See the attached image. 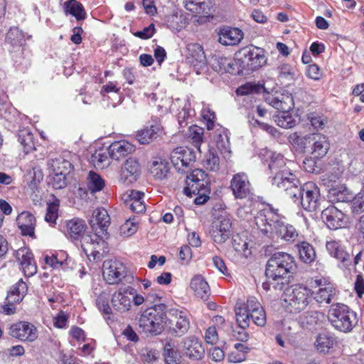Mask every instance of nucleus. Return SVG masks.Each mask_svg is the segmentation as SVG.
Listing matches in <instances>:
<instances>
[{"mask_svg": "<svg viewBox=\"0 0 364 364\" xmlns=\"http://www.w3.org/2000/svg\"><path fill=\"white\" fill-rule=\"evenodd\" d=\"M181 348L186 356L194 360L201 359L205 353L201 342L194 336L184 338L181 341Z\"/></svg>", "mask_w": 364, "mask_h": 364, "instance_id": "24", "label": "nucleus"}, {"mask_svg": "<svg viewBox=\"0 0 364 364\" xmlns=\"http://www.w3.org/2000/svg\"><path fill=\"white\" fill-rule=\"evenodd\" d=\"M319 289L314 292V299L320 304H329L336 294V289L330 283L321 284V281H316Z\"/></svg>", "mask_w": 364, "mask_h": 364, "instance_id": "32", "label": "nucleus"}, {"mask_svg": "<svg viewBox=\"0 0 364 364\" xmlns=\"http://www.w3.org/2000/svg\"><path fill=\"white\" fill-rule=\"evenodd\" d=\"M243 38L242 31L237 28H223L219 33V42L225 46L239 43Z\"/></svg>", "mask_w": 364, "mask_h": 364, "instance_id": "28", "label": "nucleus"}, {"mask_svg": "<svg viewBox=\"0 0 364 364\" xmlns=\"http://www.w3.org/2000/svg\"><path fill=\"white\" fill-rule=\"evenodd\" d=\"M321 218L328 228L333 230L342 228L348 223L346 215L335 206H330L323 210Z\"/></svg>", "mask_w": 364, "mask_h": 364, "instance_id": "21", "label": "nucleus"}, {"mask_svg": "<svg viewBox=\"0 0 364 364\" xmlns=\"http://www.w3.org/2000/svg\"><path fill=\"white\" fill-rule=\"evenodd\" d=\"M110 224V218L106 209L98 208L93 210L90 219V225L95 232L92 235H99L100 238L107 235V228Z\"/></svg>", "mask_w": 364, "mask_h": 364, "instance_id": "16", "label": "nucleus"}, {"mask_svg": "<svg viewBox=\"0 0 364 364\" xmlns=\"http://www.w3.org/2000/svg\"><path fill=\"white\" fill-rule=\"evenodd\" d=\"M24 35L18 28H11L6 36V41L12 46H21L24 43Z\"/></svg>", "mask_w": 364, "mask_h": 364, "instance_id": "49", "label": "nucleus"}, {"mask_svg": "<svg viewBox=\"0 0 364 364\" xmlns=\"http://www.w3.org/2000/svg\"><path fill=\"white\" fill-rule=\"evenodd\" d=\"M235 312L239 328H247L251 321L248 299L246 303L237 302L235 307Z\"/></svg>", "mask_w": 364, "mask_h": 364, "instance_id": "33", "label": "nucleus"}, {"mask_svg": "<svg viewBox=\"0 0 364 364\" xmlns=\"http://www.w3.org/2000/svg\"><path fill=\"white\" fill-rule=\"evenodd\" d=\"M15 257L26 277L33 276L36 273L37 266L29 249L26 247L18 249L15 253Z\"/></svg>", "mask_w": 364, "mask_h": 364, "instance_id": "25", "label": "nucleus"}, {"mask_svg": "<svg viewBox=\"0 0 364 364\" xmlns=\"http://www.w3.org/2000/svg\"><path fill=\"white\" fill-rule=\"evenodd\" d=\"M294 202L300 204L305 210H316L320 203L319 188L313 182L304 183L301 188L298 198H295Z\"/></svg>", "mask_w": 364, "mask_h": 364, "instance_id": "11", "label": "nucleus"}, {"mask_svg": "<svg viewBox=\"0 0 364 364\" xmlns=\"http://www.w3.org/2000/svg\"><path fill=\"white\" fill-rule=\"evenodd\" d=\"M102 275L109 284L119 283L126 275V268L119 261L115 259L106 260L103 263Z\"/></svg>", "mask_w": 364, "mask_h": 364, "instance_id": "15", "label": "nucleus"}, {"mask_svg": "<svg viewBox=\"0 0 364 364\" xmlns=\"http://www.w3.org/2000/svg\"><path fill=\"white\" fill-rule=\"evenodd\" d=\"M160 128L158 125H151L139 131L136 134V139L141 144L150 143L156 139Z\"/></svg>", "mask_w": 364, "mask_h": 364, "instance_id": "42", "label": "nucleus"}, {"mask_svg": "<svg viewBox=\"0 0 364 364\" xmlns=\"http://www.w3.org/2000/svg\"><path fill=\"white\" fill-rule=\"evenodd\" d=\"M170 159L176 170L186 173L190 166L195 162L196 155L192 149L179 146L171 151Z\"/></svg>", "mask_w": 364, "mask_h": 364, "instance_id": "12", "label": "nucleus"}, {"mask_svg": "<svg viewBox=\"0 0 364 364\" xmlns=\"http://www.w3.org/2000/svg\"><path fill=\"white\" fill-rule=\"evenodd\" d=\"M309 119L311 125L316 129H323L328 122V119L323 114L311 113Z\"/></svg>", "mask_w": 364, "mask_h": 364, "instance_id": "58", "label": "nucleus"}, {"mask_svg": "<svg viewBox=\"0 0 364 364\" xmlns=\"http://www.w3.org/2000/svg\"><path fill=\"white\" fill-rule=\"evenodd\" d=\"M109 295L106 292H102L96 299V304L99 310L102 314L107 316V318L105 317L106 319H109L112 314V308L109 304Z\"/></svg>", "mask_w": 364, "mask_h": 364, "instance_id": "54", "label": "nucleus"}, {"mask_svg": "<svg viewBox=\"0 0 364 364\" xmlns=\"http://www.w3.org/2000/svg\"><path fill=\"white\" fill-rule=\"evenodd\" d=\"M240 70L252 71L262 67L267 61L264 50L259 47L250 46L242 48L237 54Z\"/></svg>", "mask_w": 364, "mask_h": 364, "instance_id": "9", "label": "nucleus"}, {"mask_svg": "<svg viewBox=\"0 0 364 364\" xmlns=\"http://www.w3.org/2000/svg\"><path fill=\"white\" fill-rule=\"evenodd\" d=\"M18 138L26 154L35 149L33 134L29 129H23L19 130Z\"/></svg>", "mask_w": 364, "mask_h": 364, "instance_id": "44", "label": "nucleus"}, {"mask_svg": "<svg viewBox=\"0 0 364 364\" xmlns=\"http://www.w3.org/2000/svg\"><path fill=\"white\" fill-rule=\"evenodd\" d=\"M138 230V223L135 218L127 220L120 227V234L124 237H129L134 235Z\"/></svg>", "mask_w": 364, "mask_h": 364, "instance_id": "56", "label": "nucleus"}, {"mask_svg": "<svg viewBox=\"0 0 364 364\" xmlns=\"http://www.w3.org/2000/svg\"><path fill=\"white\" fill-rule=\"evenodd\" d=\"M139 172V164L135 159H127L122 168L121 177L124 182L131 183L136 180V176Z\"/></svg>", "mask_w": 364, "mask_h": 364, "instance_id": "35", "label": "nucleus"}, {"mask_svg": "<svg viewBox=\"0 0 364 364\" xmlns=\"http://www.w3.org/2000/svg\"><path fill=\"white\" fill-rule=\"evenodd\" d=\"M170 324V329L175 336H183L188 331L191 326L188 314L178 310L173 311Z\"/></svg>", "mask_w": 364, "mask_h": 364, "instance_id": "22", "label": "nucleus"}, {"mask_svg": "<svg viewBox=\"0 0 364 364\" xmlns=\"http://www.w3.org/2000/svg\"><path fill=\"white\" fill-rule=\"evenodd\" d=\"M150 173L159 180H163L167 177L169 172L168 162L161 158H156L150 165Z\"/></svg>", "mask_w": 364, "mask_h": 364, "instance_id": "37", "label": "nucleus"}, {"mask_svg": "<svg viewBox=\"0 0 364 364\" xmlns=\"http://www.w3.org/2000/svg\"><path fill=\"white\" fill-rule=\"evenodd\" d=\"M253 125L258 126L261 129L265 131L274 138L278 137L279 135V132L275 127L267 123L262 122L257 119L254 120Z\"/></svg>", "mask_w": 364, "mask_h": 364, "instance_id": "61", "label": "nucleus"}, {"mask_svg": "<svg viewBox=\"0 0 364 364\" xmlns=\"http://www.w3.org/2000/svg\"><path fill=\"white\" fill-rule=\"evenodd\" d=\"M68 316L63 311H60L54 318V326L57 328H62L67 324Z\"/></svg>", "mask_w": 364, "mask_h": 364, "instance_id": "64", "label": "nucleus"}, {"mask_svg": "<svg viewBox=\"0 0 364 364\" xmlns=\"http://www.w3.org/2000/svg\"><path fill=\"white\" fill-rule=\"evenodd\" d=\"M87 188L92 193L102 191L105 187V181L102 178L94 171H90L87 176Z\"/></svg>", "mask_w": 364, "mask_h": 364, "instance_id": "46", "label": "nucleus"}, {"mask_svg": "<svg viewBox=\"0 0 364 364\" xmlns=\"http://www.w3.org/2000/svg\"><path fill=\"white\" fill-rule=\"evenodd\" d=\"M65 15L74 16L77 21H82L86 18V12L82 4L77 0H68L63 4Z\"/></svg>", "mask_w": 364, "mask_h": 364, "instance_id": "34", "label": "nucleus"}, {"mask_svg": "<svg viewBox=\"0 0 364 364\" xmlns=\"http://www.w3.org/2000/svg\"><path fill=\"white\" fill-rule=\"evenodd\" d=\"M300 259L306 264L312 263L316 257V250L312 245L302 241L296 245Z\"/></svg>", "mask_w": 364, "mask_h": 364, "instance_id": "38", "label": "nucleus"}, {"mask_svg": "<svg viewBox=\"0 0 364 364\" xmlns=\"http://www.w3.org/2000/svg\"><path fill=\"white\" fill-rule=\"evenodd\" d=\"M186 60L191 65L197 74L207 66V58L203 48L198 43H189L186 46Z\"/></svg>", "mask_w": 364, "mask_h": 364, "instance_id": "17", "label": "nucleus"}, {"mask_svg": "<svg viewBox=\"0 0 364 364\" xmlns=\"http://www.w3.org/2000/svg\"><path fill=\"white\" fill-rule=\"evenodd\" d=\"M232 247L243 257L247 258L252 253L246 240L238 235L232 238Z\"/></svg>", "mask_w": 364, "mask_h": 364, "instance_id": "52", "label": "nucleus"}, {"mask_svg": "<svg viewBox=\"0 0 364 364\" xmlns=\"http://www.w3.org/2000/svg\"><path fill=\"white\" fill-rule=\"evenodd\" d=\"M309 139L313 142L312 154L316 158L324 156L329 149L327 137L323 134H313Z\"/></svg>", "mask_w": 364, "mask_h": 364, "instance_id": "31", "label": "nucleus"}, {"mask_svg": "<svg viewBox=\"0 0 364 364\" xmlns=\"http://www.w3.org/2000/svg\"><path fill=\"white\" fill-rule=\"evenodd\" d=\"M313 294L310 289L303 285L296 284L286 288L284 301L287 309L291 314L304 311L312 302Z\"/></svg>", "mask_w": 364, "mask_h": 364, "instance_id": "7", "label": "nucleus"}, {"mask_svg": "<svg viewBox=\"0 0 364 364\" xmlns=\"http://www.w3.org/2000/svg\"><path fill=\"white\" fill-rule=\"evenodd\" d=\"M48 166L50 173H70L73 168L72 164L63 157L50 159Z\"/></svg>", "mask_w": 364, "mask_h": 364, "instance_id": "39", "label": "nucleus"}, {"mask_svg": "<svg viewBox=\"0 0 364 364\" xmlns=\"http://www.w3.org/2000/svg\"><path fill=\"white\" fill-rule=\"evenodd\" d=\"M210 4V0H185L186 9L196 14L208 13Z\"/></svg>", "mask_w": 364, "mask_h": 364, "instance_id": "45", "label": "nucleus"}, {"mask_svg": "<svg viewBox=\"0 0 364 364\" xmlns=\"http://www.w3.org/2000/svg\"><path fill=\"white\" fill-rule=\"evenodd\" d=\"M264 88L262 85L255 84L252 82H247L245 85L240 86L236 90L237 95H249L258 94L262 92Z\"/></svg>", "mask_w": 364, "mask_h": 364, "instance_id": "55", "label": "nucleus"}, {"mask_svg": "<svg viewBox=\"0 0 364 364\" xmlns=\"http://www.w3.org/2000/svg\"><path fill=\"white\" fill-rule=\"evenodd\" d=\"M248 308L250 311L251 321L259 326H264L267 321L266 314L263 307L256 298H248Z\"/></svg>", "mask_w": 364, "mask_h": 364, "instance_id": "30", "label": "nucleus"}, {"mask_svg": "<svg viewBox=\"0 0 364 364\" xmlns=\"http://www.w3.org/2000/svg\"><path fill=\"white\" fill-rule=\"evenodd\" d=\"M9 334L20 341L32 342L38 338V331L34 325L20 321L14 323L9 328Z\"/></svg>", "mask_w": 364, "mask_h": 364, "instance_id": "19", "label": "nucleus"}, {"mask_svg": "<svg viewBox=\"0 0 364 364\" xmlns=\"http://www.w3.org/2000/svg\"><path fill=\"white\" fill-rule=\"evenodd\" d=\"M166 319V306L156 304L143 311L139 325L144 332L159 335L164 329Z\"/></svg>", "mask_w": 364, "mask_h": 364, "instance_id": "6", "label": "nucleus"}, {"mask_svg": "<svg viewBox=\"0 0 364 364\" xmlns=\"http://www.w3.org/2000/svg\"><path fill=\"white\" fill-rule=\"evenodd\" d=\"M235 63L230 58L223 56H215L212 63L213 68L218 73H233L235 71Z\"/></svg>", "mask_w": 364, "mask_h": 364, "instance_id": "40", "label": "nucleus"}, {"mask_svg": "<svg viewBox=\"0 0 364 364\" xmlns=\"http://www.w3.org/2000/svg\"><path fill=\"white\" fill-rule=\"evenodd\" d=\"M216 145L225 159H229L231 155L229 136L225 130L218 133L215 138Z\"/></svg>", "mask_w": 364, "mask_h": 364, "instance_id": "43", "label": "nucleus"}, {"mask_svg": "<svg viewBox=\"0 0 364 364\" xmlns=\"http://www.w3.org/2000/svg\"><path fill=\"white\" fill-rule=\"evenodd\" d=\"M132 294L133 288L130 287L122 288L116 291L111 298L112 308L119 313L128 311L132 306Z\"/></svg>", "mask_w": 364, "mask_h": 364, "instance_id": "20", "label": "nucleus"}, {"mask_svg": "<svg viewBox=\"0 0 364 364\" xmlns=\"http://www.w3.org/2000/svg\"><path fill=\"white\" fill-rule=\"evenodd\" d=\"M351 209L352 211L356 214L364 211V193H359L353 199Z\"/></svg>", "mask_w": 364, "mask_h": 364, "instance_id": "60", "label": "nucleus"}, {"mask_svg": "<svg viewBox=\"0 0 364 364\" xmlns=\"http://www.w3.org/2000/svg\"><path fill=\"white\" fill-rule=\"evenodd\" d=\"M232 218L230 215L225 213L215 219L210 232L215 242L224 243L231 235Z\"/></svg>", "mask_w": 364, "mask_h": 364, "instance_id": "14", "label": "nucleus"}, {"mask_svg": "<svg viewBox=\"0 0 364 364\" xmlns=\"http://www.w3.org/2000/svg\"><path fill=\"white\" fill-rule=\"evenodd\" d=\"M187 186L184 188V193L191 197L196 196L194 202L197 205H203L209 199L210 193V179L208 174L202 169L196 168L187 176Z\"/></svg>", "mask_w": 364, "mask_h": 364, "instance_id": "5", "label": "nucleus"}, {"mask_svg": "<svg viewBox=\"0 0 364 364\" xmlns=\"http://www.w3.org/2000/svg\"><path fill=\"white\" fill-rule=\"evenodd\" d=\"M29 178L31 179V182L36 185L40 183L43 178V174L42 171L38 167H33L32 171L28 172Z\"/></svg>", "mask_w": 364, "mask_h": 364, "instance_id": "63", "label": "nucleus"}, {"mask_svg": "<svg viewBox=\"0 0 364 364\" xmlns=\"http://www.w3.org/2000/svg\"><path fill=\"white\" fill-rule=\"evenodd\" d=\"M16 223L22 235L30 237L34 235L36 218L31 213L28 211L21 213L16 218Z\"/></svg>", "mask_w": 364, "mask_h": 364, "instance_id": "29", "label": "nucleus"}, {"mask_svg": "<svg viewBox=\"0 0 364 364\" xmlns=\"http://www.w3.org/2000/svg\"><path fill=\"white\" fill-rule=\"evenodd\" d=\"M315 346L320 352L326 353L333 347V338L328 333H320L316 338Z\"/></svg>", "mask_w": 364, "mask_h": 364, "instance_id": "48", "label": "nucleus"}, {"mask_svg": "<svg viewBox=\"0 0 364 364\" xmlns=\"http://www.w3.org/2000/svg\"><path fill=\"white\" fill-rule=\"evenodd\" d=\"M328 253L347 267L350 264V256L339 241L330 240L326 244Z\"/></svg>", "mask_w": 364, "mask_h": 364, "instance_id": "27", "label": "nucleus"}, {"mask_svg": "<svg viewBox=\"0 0 364 364\" xmlns=\"http://www.w3.org/2000/svg\"><path fill=\"white\" fill-rule=\"evenodd\" d=\"M28 287L22 279L13 285L8 292L5 304L2 306V311L6 315L16 312V304L21 302L27 293Z\"/></svg>", "mask_w": 364, "mask_h": 364, "instance_id": "13", "label": "nucleus"}, {"mask_svg": "<svg viewBox=\"0 0 364 364\" xmlns=\"http://www.w3.org/2000/svg\"><path fill=\"white\" fill-rule=\"evenodd\" d=\"M59 205L60 202L57 199L52 203H48L45 220L51 225L56 223V220L58 218Z\"/></svg>", "mask_w": 364, "mask_h": 364, "instance_id": "51", "label": "nucleus"}, {"mask_svg": "<svg viewBox=\"0 0 364 364\" xmlns=\"http://www.w3.org/2000/svg\"><path fill=\"white\" fill-rule=\"evenodd\" d=\"M190 285L191 289L198 297L206 299L210 295V287L208 282L200 275L193 277Z\"/></svg>", "mask_w": 364, "mask_h": 364, "instance_id": "36", "label": "nucleus"}, {"mask_svg": "<svg viewBox=\"0 0 364 364\" xmlns=\"http://www.w3.org/2000/svg\"><path fill=\"white\" fill-rule=\"evenodd\" d=\"M265 101L281 112L274 117L275 123L280 127L289 129L295 126L296 121L289 112L294 107V100L289 93L276 92L268 95Z\"/></svg>", "mask_w": 364, "mask_h": 364, "instance_id": "4", "label": "nucleus"}, {"mask_svg": "<svg viewBox=\"0 0 364 364\" xmlns=\"http://www.w3.org/2000/svg\"><path fill=\"white\" fill-rule=\"evenodd\" d=\"M230 189L237 199L246 198L252 195V186L245 173H238L230 181Z\"/></svg>", "mask_w": 364, "mask_h": 364, "instance_id": "18", "label": "nucleus"}, {"mask_svg": "<svg viewBox=\"0 0 364 364\" xmlns=\"http://www.w3.org/2000/svg\"><path fill=\"white\" fill-rule=\"evenodd\" d=\"M204 166L211 171H218L220 168V159L214 150H209L204 159Z\"/></svg>", "mask_w": 364, "mask_h": 364, "instance_id": "50", "label": "nucleus"}, {"mask_svg": "<svg viewBox=\"0 0 364 364\" xmlns=\"http://www.w3.org/2000/svg\"><path fill=\"white\" fill-rule=\"evenodd\" d=\"M294 267V259L291 255L282 252L273 254L267 263V281L262 284L263 289L268 291L272 287L275 290H283L288 283L287 275Z\"/></svg>", "mask_w": 364, "mask_h": 364, "instance_id": "3", "label": "nucleus"}, {"mask_svg": "<svg viewBox=\"0 0 364 364\" xmlns=\"http://www.w3.org/2000/svg\"><path fill=\"white\" fill-rule=\"evenodd\" d=\"M164 356L166 364H177L180 359V353L174 341L169 339L164 347Z\"/></svg>", "mask_w": 364, "mask_h": 364, "instance_id": "41", "label": "nucleus"}, {"mask_svg": "<svg viewBox=\"0 0 364 364\" xmlns=\"http://www.w3.org/2000/svg\"><path fill=\"white\" fill-rule=\"evenodd\" d=\"M329 198L332 202L343 203L350 200L352 196L345 187L333 188L329 191Z\"/></svg>", "mask_w": 364, "mask_h": 364, "instance_id": "47", "label": "nucleus"}, {"mask_svg": "<svg viewBox=\"0 0 364 364\" xmlns=\"http://www.w3.org/2000/svg\"><path fill=\"white\" fill-rule=\"evenodd\" d=\"M68 173H50L51 179L50 183L55 189H62L67 185V175Z\"/></svg>", "mask_w": 364, "mask_h": 364, "instance_id": "57", "label": "nucleus"}, {"mask_svg": "<svg viewBox=\"0 0 364 364\" xmlns=\"http://www.w3.org/2000/svg\"><path fill=\"white\" fill-rule=\"evenodd\" d=\"M87 225L84 220L74 218L65 221V235L75 245L80 246L87 257L100 260L107 252V243L99 235L85 234Z\"/></svg>", "mask_w": 364, "mask_h": 364, "instance_id": "1", "label": "nucleus"}, {"mask_svg": "<svg viewBox=\"0 0 364 364\" xmlns=\"http://www.w3.org/2000/svg\"><path fill=\"white\" fill-rule=\"evenodd\" d=\"M259 156L264 163H267L269 168L275 174L284 168H289L287 166V160L279 153L272 151L267 148L262 149Z\"/></svg>", "mask_w": 364, "mask_h": 364, "instance_id": "23", "label": "nucleus"}, {"mask_svg": "<svg viewBox=\"0 0 364 364\" xmlns=\"http://www.w3.org/2000/svg\"><path fill=\"white\" fill-rule=\"evenodd\" d=\"M278 75L282 80H291L293 79L291 68L287 64L282 65L277 69Z\"/></svg>", "mask_w": 364, "mask_h": 364, "instance_id": "62", "label": "nucleus"}, {"mask_svg": "<svg viewBox=\"0 0 364 364\" xmlns=\"http://www.w3.org/2000/svg\"><path fill=\"white\" fill-rule=\"evenodd\" d=\"M328 320L336 329L344 333L351 331L358 322L356 314L339 303L331 305Z\"/></svg>", "mask_w": 364, "mask_h": 364, "instance_id": "8", "label": "nucleus"}, {"mask_svg": "<svg viewBox=\"0 0 364 364\" xmlns=\"http://www.w3.org/2000/svg\"><path fill=\"white\" fill-rule=\"evenodd\" d=\"M277 211L272 207L259 211L255 218L256 225L269 238L277 237L286 242H294L299 237L298 231L293 225L282 221Z\"/></svg>", "mask_w": 364, "mask_h": 364, "instance_id": "2", "label": "nucleus"}, {"mask_svg": "<svg viewBox=\"0 0 364 364\" xmlns=\"http://www.w3.org/2000/svg\"><path fill=\"white\" fill-rule=\"evenodd\" d=\"M272 184L284 191L293 201L298 198L302 187L297 176L290 168H284L277 172L272 179Z\"/></svg>", "mask_w": 364, "mask_h": 364, "instance_id": "10", "label": "nucleus"}, {"mask_svg": "<svg viewBox=\"0 0 364 364\" xmlns=\"http://www.w3.org/2000/svg\"><path fill=\"white\" fill-rule=\"evenodd\" d=\"M92 161L95 166L101 168L109 164V157L106 152L102 151H97L92 156Z\"/></svg>", "mask_w": 364, "mask_h": 364, "instance_id": "59", "label": "nucleus"}, {"mask_svg": "<svg viewBox=\"0 0 364 364\" xmlns=\"http://www.w3.org/2000/svg\"><path fill=\"white\" fill-rule=\"evenodd\" d=\"M188 136L195 147L200 152V148L203 141V129L196 125L191 126L188 129Z\"/></svg>", "mask_w": 364, "mask_h": 364, "instance_id": "53", "label": "nucleus"}, {"mask_svg": "<svg viewBox=\"0 0 364 364\" xmlns=\"http://www.w3.org/2000/svg\"><path fill=\"white\" fill-rule=\"evenodd\" d=\"M108 154L113 160L120 161L135 151V146L125 140L116 141L108 147Z\"/></svg>", "mask_w": 364, "mask_h": 364, "instance_id": "26", "label": "nucleus"}]
</instances>
